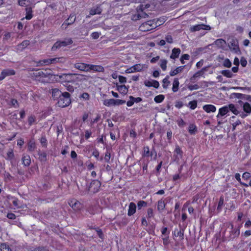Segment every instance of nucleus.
Returning <instances> with one entry per match:
<instances>
[{
  "instance_id": "1",
  "label": "nucleus",
  "mask_w": 251,
  "mask_h": 251,
  "mask_svg": "<svg viewBox=\"0 0 251 251\" xmlns=\"http://www.w3.org/2000/svg\"><path fill=\"white\" fill-rule=\"evenodd\" d=\"M164 22V19L155 20L149 21L142 24L139 26V30L141 31H148L156 28L157 26L162 25Z\"/></svg>"
},
{
  "instance_id": "2",
  "label": "nucleus",
  "mask_w": 251,
  "mask_h": 251,
  "mask_svg": "<svg viewBox=\"0 0 251 251\" xmlns=\"http://www.w3.org/2000/svg\"><path fill=\"white\" fill-rule=\"evenodd\" d=\"M56 76L59 77V80L61 82H71L76 80H82L85 79V76L83 75L72 74H64L61 75H57Z\"/></svg>"
},
{
  "instance_id": "3",
  "label": "nucleus",
  "mask_w": 251,
  "mask_h": 251,
  "mask_svg": "<svg viewBox=\"0 0 251 251\" xmlns=\"http://www.w3.org/2000/svg\"><path fill=\"white\" fill-rule=\"evenodd\" d=\"M71 103L70 96L69 93L64 92L59 97L58 100V105L60 107H65L68 106Z\"/></svg>"
},
{
  "instance_id": "4",
  "label": "nucleus",
  "mask_w": 251,
  "mask_h": 251,
  "mask_svg": "<svg viewBox=\"0 0 251 251\" xmlns=\"http://www.w3.org/2000/svg\"><path fill=\"white\" fill-rule=\"evenodd\" d=\"M34 75L36 76V79L42 82L48 81L47 78L50 77L51 74L48 72L47 70H38L34 73Z\"/></svg>"
},
{
  "instance_id": "5",
  "label": "nucleus",
  "mask_w": 251,
  "mask_h": 251,
  "mask_svg": "<svg viewBox=\"0 0 251 251\" xmlns=\"http://www.w3.org/2000/svg\"><path fill=\"white\" fill-rule=\"evenodd\" d=\"M126 101L119 99H106L103 101V104L106 106H117L125 103Z\"/></svg>"
},
{
  "instance_id": "6",
  "label": "nucleus",
  "mask_w": 251,
  "mask_h": 251,
  "mask_svg": "<svg viewBox=\"0 0 251 251\" xmlns=\"http://www.w3.org/2000/svg\"><path fill=\"white\" fill-rule=\"evenodd\" d=\"M241 105H242L243 110L246 113H242L240 114V116L242 118H244L248 115L251 113V104L249 103L246 102H243L241 100H239L238 102Z\"/></svg>"
},
{
  "instance_id": "7",
  "label": "nucleus",
  "mask_w": 251,
  "mask_h": 251,
  "mask_svg": "<svg viewBox=\"0 0 251 251\" xmlns=\"http://www.w3.org/2000/svg\"><path fill=\"white\" fill-rule=\"evenodd\" d=\"M64 61V59L63 58H54L41 60L39 62V63L41 65H50L53 63H56L57 62H63Z\"/></svg>"
},
{
  "instance_id": "8",
  "label": "nucleus",
  "mask_w": 251,
  "mask_h": 251,
  "mask_svg": "<svg viewBox=\"0 0 251 251\" xmlns=\"http://www.w3.org/2000/svg\"><path fill=\"white\" fill-rule=\"evenodd\" d=\"M72 43V40L71 39H68L65 41H63L61 42H60V41L56 42L52 46V50H55L61 47H64L68 45H70Z\"/></svg>"
},
{
  "instance_id": "9",
  "label": "nucleus",
  "mask_w": 251,
  "mask_h": 251,
  "mask_svg": "<svg viewBox=\"0 0 251 251\" xmlns=\"http://www.w3.org/2000/svg\"><path fill=\"white\" fill-rule=\"evenodd\" d=\"M100 186V182L97 180H95L93 181L89 187V191L91 193H96L99 190V188Z\"/></svg>"
},
{
  "instance_id": "10",
  "label": "nucleus",
  "mask_w": 251,
  "mask_h": 251,
  "mask_svg": "<svg viewBox=\"0 0 251 251\" xmlns=\"http://www.w3.org/2000/svg\"><path fill=\"white\" fill-rule=\"evenodd\" d=\"M229 47L231 51L238 54H240L241 53V51L238 46V43L237 41L232 40V42H230Z\"/></svg>"
},
{
  "instance_id": "11",
  "label": "nucleus",
  "mask_w": 251,
  "mask_h": 251,
  "mask_svg": "<svg viewBox=\"0 0 251 251\" xmlns=\"http://www.w3.org/2000/svg\"><path fill=\"white\" fill-rule=\"evenodd\" d=\"M211 28L209 25L204 24L197 25L191 27V30L192 31H199L201 29L209 30Z\"/></svg>"
},
{
  "instance_id": "12",
  "label": "nucleus",
  "mask_w": 251,
  "mask_h": 251,
  "mask_svg": "<svg viewBox=\"0 0 251 251\" xmlns=\"http://www.w3.org/2000/svg\"><path fill=\"white\" fill-rule=\"evenodd\" d=\"M75 20V17L74 14H71L68 19H67L62 25V28L66 29L69 25L73 24Z\"/></svg>"
},
{
  "instance_id": "13",
  "label": "nucleus",
  "mask_w": 251,
  "mask_h": 251,
  "mask_svg": "<svg viewBox=\"0 0 251 251\" xmlns=\"http://www.w3.org/2000/svg\"><path fill=\"white\" fill-rule=\"evenodd\" d=\"M144 83V85L148 87H153L155 88H158L159 86V82L153 79L145 80Z\"/></svg>"
},
{
  "instance_id": "14",
  "label": "nucleus",
  "mask_w": 251,
  "mask_h": 251,
  "mask_svg": "<svg viewBox=\"0 0 251 251\" xmlns=\"http://www.w3.org/2000/svg\"><path fill=\"white\" fill-rule=\"evenodd\" d=\"M69 204L70 206L75 210H78L81 207L80 202L75 199H73L70 201Z\"/></svg>"
},
{
  "instance_id": "15",
  "label": "nucleus",
  "mask_w": 251,
  "mask_h": 251,
  "mask_svg": "<svg viewBox=\"0 0 251 251\" xmlns=\"http://www.w3.org/2000/svg\"><path fill=\"white\" fill-rule=\"evenodd\" d=\"M74 67L80 71L89 72V64L84 63H76L74 65Z\"/></svg>"
},
{
  "instance_id": "16",
  "label": "nucleus",
  "mask_w": 251,
  "mask_h": 251,
  "mask_svg": "<svg viewBox=\"0 0 251 251\" xmlns=\"http://www.w3.org/2000/svg\"><path fill=\"white\" fill-rule=\"evenodd\" d=\"M15 71L11 69H6L2 71L0 75V80L3 79L6 76L14 75Z\"/></svg>"
},
{
  "instance_id": "17",
  "label": "nucleus",
  "mask_w": 251,
  "mask_h": 251,
  "mask_svg": "<svg viewBox=\"0 0 251 251\" xmlns=\"http://www.w3.org/2000/svg\"><path fill=\"white\" fill-rule=\"evenodd\" d=\"M202 109L207 113L216 111V107L212 104H205L202 106Z\"/></svg>"
},
{
  "instance_id": "18",
  "label": "nucleus",
  "mask_w": 251,
  "mask_h": 251,
  "mask_svg": "<svg viewBox=\"0 0 251 251\" xmlns=\"http://www.w3.org/2000/svg\"><path fill=\"white\" fill-rule=\"evenodd\" d=\"M89 72L90 71H93L95 72H101L104 71V68L103 67L100 65H90L89 64Z\"/></svg>"
},
{
  "instance_id": "19",
  "label": "nucleus",
  "mask_w": 251,
  "mask_h": 251,
  "mask_svg": "<svg viewBox=\"0 0 251 251\" xmlns=\"http://www.w3.org/2000/svg\"><path fill=\"white\" fill-rule=\"evenodd\" d=\"M136 205L133 202H130L129 204L127 214L128 216L133 215L136 212Z\"/></svg>"
},
{
  "instance_id": "20",
  "label": "nucleus",
  "mask_w": 251,
  "mask_h": 251,
  "mask_svg": "<svg viewBox=\"0 0 251 251\" xmlns=\"http://www.w3.org/2000/svg\"><path fill=\"white\" fill-rule=\"evenodd\" d=\"M181 50L179 48H174L172 50V53L170 55V58L173 59H175L178 57L180 54Z\"/></svg>"
},
{
  "instance_id": "21",
  "label": "nucleus",
  "mask_w": 251,
  "mask_h": 251,
  "mask_svg": "<svg viewBox=\"0 0 251 251\" xmlns=\"http://www.w3.org/2000/svg\"><path fill=\"white\" fill-rule=\"evenodd\" d=\"M228 112V108L227 106H224L219 109V113L217 115V117L219 118L220 116H224Z\"/></svg>"
},
{
  "instance_id": "22",
  "label": "nucleus",
  "mask_w": 251,
  "mask_h": 251,
  "mask_svg": "<svg viewBox=\"0 0 251 251\" xmlns=\"http://www.w3.org/2000/svg\"><path fill=\"white\" fill-rule=\"evenodd\" d=\"M136 72H141L148 68V65L143 64H137L134 65Z\"/></svg>"
},
{
  "instance_id": "23",
  "label": "nucleus",
  "mask_w": 251,
  "mask_h": 251,
  "mask_svg": "<svg viewBox=\"0 0 251 251\" xmlns=\"http://www.w3.org/2000/svg\"><path fill=\"white\" fill-rule=\"evenodd\" d=\"M185 66H181L179 67H177L176 69H174V70H172L170 72V75L171 76H175L176 75L178 74L179 73H181L184 69Z\"/></svg>"
},
{
  "instance_id": "24",
  "label": "nucleus",
  "mask_w": 251,
  "mask_h": 251,
  "mask_svg": "<svg viewBox=\"0 0 251 251\" xmlns=\"http://www.w3.org/2000/svg\"><path fill=\"white\" fill-rule=\"evenodd\" d=\"M116 89L121 94L126 95L128 91V88L125 85H117Z\"/></svg>"
},
{
  "instance_id": "25",
  "label": "nucleus",
  "mask_w": 251,
  "mask_h": 251,
  "mask_svg": "<svg viewBox=\"0 0 251 251\" xmlns=\"http://www.w3.org/2000/svg\"><path fill=\"white\" fill-rule=\"evenodd\" d=\"M179 82L178 81V79L176 78L174 79L173 82V87H172V91L174 92H176L178 90Z\"/></svg>"
},
{
  "instance_id": "26",
  "label": "nucleus",
  "mask_w": 251,
  "mask_h": 251,
  "mask_svg": "<svg viewBox=\"0 0 251 251\" xmlns=\"http://www.w3.org/2000/svg\"><path fill=\"white\" fill-rule=\"evenodd\" d=\"M32 12V7L31 6L27 7L26 8V16L25 18L26 20H30L32 18L33 16Z\"/></svg>"
},
{
  "instance_id": "27",
  "label": "nucleus",
  "mask_w": 251,
  "mask_h": 251,
  "mask_svg": "<svg viewBox=\"0 0 251 251\" xmlns=\"http://www.w3.org/2000/svg\"><path fill=\"white\" fill-rule=\"evenodd\" d=\"M23 164L25 166H28L30 163V158L29 155H24L22 158Z\"/></svg>"
},
{
  "instance_id": "28",
  "label": "nucleus",
  "mask_w": 251,
  "mask_h": 251,
  "mask_svg": "<svg viewBox=\"0 0 251 251\" xmlns=\"http://www.w3.org/2000/svg\"><path fill=\"white\" fill-rule=\"evenodd\" d=\"M165 207V203L164 201L161 200L157 202V210L162 212Z\"/></svg>"
},
{
  "instance_id": "29",
  "label": "nucleus",
  "mask_w": 251,
  "mask_h": 251,
  "mask_svg": "<svg viewBox=\"0 0 251 251\" xmlns=\"http://www.w3.org/2000/svg\"><path fill=\"white\" fill-rule=\"evenodd\" d=\"M228 108V111H231L235 115H238L239 114V111L236 109L235 105L233 104H230L227 106Z\"/></svg>"
},
{
  "instance_id": "30",
  "label": "nucleus",
  "mask_w": 251,
  "mask_h": 251,
  "mask_svg": "<svg viewBox=\"0 0 251 251\" xmlns=\"http://www.w3.org/2000/svg\"><path fill=\"white\" fill-rule=\"evenodd\" d=\"M215 44L218 47L222 48L225 46L226 44V41L222 39H218L215 41Z\"/></svg>"
},
{
  "instance_id": "31",
  "label": "nucleus",
  "mask_w": 251,
  "mask_h": 251,
  "mask_svg": "<svg viewBox=\"0 0 251 251\" xmlns=\"http://www.w3.org/2000/svg\"><path fill=\"white\" fill-rule=\"evenodd\" d=\"M61 92L58 89H54L52 90V97L54 98H59L62 95Z\"/></svg>"
},
{
  "instance_id": "32",
  "label": "nucleus",
  "mask_w": 251,
  "mask_h": 251,
  "mask_svg": "<svg viewBox=\"0 0 251 251\" xmlns=\"http://www.w3.org/2000/svg\"><path fill=\"white\" fill-rule=\"evenodd\" d=\"M101 12V9L99 7H94L90 10V14L92 15L100 14Z\"/></svg>"
},
{
  "instance_id": "33",
  "label": "nucleus",
  "mask_w": 251,
  "mask_h": 251,
  "mask_svg": "<svg viewBox=\"0 0 251 251\" xmlns=\"http://www.w3.org/2000/svg\"><path fill=\"white\" fill-rule=\"evenodd\" d=\"M3 176L5 181H10L13 178V177L8 172L6 171L4 172Z\"/></svg>"
},
{
  "instance_id": "34",
  "label": "nucleus",
  "mask_w": 251,
  "mask_h": 251,
  "mask_svg": "<svg viewBox=\"0 0 251 251\" xmlns=\"http://www.w3.org/2000/svg\"><path fill=\"white\" fill-rule=\"evenodd\" d=\"M221 74L225 76L228 78H231L233 76V74L230 70H223Z\"/></svg>"
},
{
  "instance_id": "35",
  "label": "nucleus",
  "mask_w": 251,
  "mask_h": 251,
  "mask_svg": "<svg viewBox=\"0 0 251 251\" xmlns=\"http://www.w3.org/2000/svg\"><path fill=\"white\" fill-rule=\"evenodd\" d=\"M0 251H12L9 246L5 243L0 244Z\"/></svg>"
},
{
  "instance_id": "36",
  "label": "nucleus",
  "mask_w": 251,
  "mask_h": 251,
  "mask_svg": "<svg viewBox=\"0 0 251 251\" xmlns=\"http://www.w3.org/2000/svg\"><path fill=\"white\" fill-rule=\"evenodd\" d=\"M164 95H159L155 97L154 100L156 103H160L164 100Z\"/></svg>"
},
{
  "instance_id": "37",
  "label": "nucleus",
  "mask_w": 251,
  "mask_h": 251,
  "mask_svg": "<svg viewBox=\"0 0 251 251\" xmlns=\"http://www.w3.org/2000/svg\"><path fill=\"white\" fill-rule=\"evenodd\" d=\"M169 76H167L164 78L162 81L163 85L162 86L164 88L166 89L170 85V82L168 80Z\"/></svg>"
},
{
  "instance_id": "38",
  "label": "nucleus",
  "mask_w": 251,
  "mask_h": 251,
  "mask_svg": "<svg viewBox=\"0 0 251 251\" xmlns=\"http://www.w3.org/2000/svg\"><path fill=\"white\" fill-rule=\"evenodd\" d=\"M14 154L12 150L10 149L8 151L6 159L8 160H11L14 158Z\"/></svg>"
},
{
  "instance_id": "39",
  "label": "nucleus",
  "mask_w": 251,
  "mask_h": 251,
  "mask_svg": "<svg viewBox=\"0 0 251 251\" xmlns=\"http://www.w3.org/2000/svg\"><path fill=\"white\" fill-rule=\"evenodd\" d=\"M167 61L165 59L160 60V66L163 71H165L167 69Z\"/></svg>"
},
{
  "instance_id": "40",
  "label": "nucleus",
  "mask_w": 251,
  "mask_h": 251,
  "mask_svg": "<svg viewBox=\"0 0 251 251\" xmlns=\"http://www.w3.org/2000/svg\"><path fill=\"white\" fill-rule=\"evenodd\" d=\"M188 106L192 110L195 109L197 106V102L196 100H192L188 103Z\"/></svg>"
},
{
  "instance_id": "41",
  "label": "nucleus",
  "mask_w": 251,
  "mask_h": 251,
  "mask_svg": "<svg viewBox=\"0 0 251 251\" xmlns=\"http://www.w3.org/2000/svg\"><path fill=\"white\" fill-rule=\"evenodd\" d=\"M36 147V145L34 141H30L28 144V149L29 151H33Z\"/></svg>"
},
{
  "instance_id": "42",
  "label": "nucleus",
  "mask_w": 251,
  "mask_h": 251,
  "mask_svg": "<svg viewBox=\"0 0 251 251\" xmlns=\"http://www.w3.org/2000/svg\"><path fill=\"white\" fill-rule=\"evenodd\" d=\"M223 65L226 68H230L231 66V62L229 59L226 58L223 61Z\"/></svg>"
},
{
  "instance_id": "43",
  "label": "nucleus",
  "mask_w": 251,
  "mask_h": 251,
  "mask_svg": "<svg viewBox=\"0 0 251 251\" xmlns=\"http://www.w3.org/2000/svg\"><path fill=\"white\" fill-rule=\"evenodd\" d=\"M235 177L236 179L240 183V184L244 186L245 187H248V185L246 183H243L241 182V178H240V175L239 173H236L235 175Z\"/></svg>"
},
{
  "instance_id": "44",
  "label": "nucleus",
  "mask_w": 251,
  "mask_h": 251,
  "mask_svg": "<svg viewBox=\"0 0 251 251\" xmlns=\"http://www.w3.org/2000/svg\"><path fill=\"white\" fill-rule=\"evenodd\" d=\"M175 152L177 156L181 157L182 154V151L178 146H176Z\"/></svg>"
},
{
  "instance_id": "45",
  "label": "nucleus",
  "mask_w": 251,
  "mask_h": 251,
  "mask_svg": "<svg viewBox=\"0 0 251 251\" xmlns=\"http://www.w3.org/2000/svg\"><path fill=\"white\" fill-rule=\"evenodd\" d=\"M147 205V202L144 201H140L137 203V206L139 209H141L143 207H146Z\"/></svg>"
},
{
  "instance_id": "46",
  "label": "nucleus",
  "mask_w": 251,
  "mask_h": 251,
  "mask_svg": "<svg viewBox=\"0 0 251 251\" xmlns=\"http://www.w3.org/2000/svg\"><path fill=\"white\" fill-rule=\"evenodd\" d=\"M165 39L166 42H167L168 43L171 44L173 42V38L172 36L170 34L166 35Z\"/></svg>"
},
{
  "instance_id": "47",
  "label": "nucleus",
  "mask_w": 251,
  "mask_h": 251,
  "mask_svg": "<svg viewBox=\"0 0 251 251\" xmlns=\"http://www.w3.org/2000/svg\"><path fill=\"white\" fill-rule=\"evenodd\" d=\"M202 75V72L199 71L195 73L193 76L191 78V80H195L196 78L199 77Z\"/></svg>"
},
{
  "instance_id": "48",
  "label": "nucleus",
  "mask_w": 251,
  "mask_h": 251,
  "mask_svg": "<svg viewBox=\"0 0 251 251\" xmlns=\"http://www.w3.org/2000/svg\"><path fill=\"white\" fill-rule=\"evenodd\" d=\"M188 88L189 90L193 91L198 89L199 88V86L198 84L189 85L188 86Z\"/></svg>"
},
{
  "instance_id": "49",
  "label": "nucleus",
  "mask_w": 251,
  "mask_h": 251,
  "mask_svg": "<svg viewBox=\"0 0 251 251\" xmlns=\"http://www.w3.org/2000/svg\"><path fill=\"white\" fill-rule=\"evenodd\" d=\"M196 127L195 125L191 124L189 126V132L192 134L196 130Z\"/></svg>"
},
{
  "instance_id": "50",
  "label": "nucleus",
  "mask_w": 251,
  "mask_h": 251,
  "mask_svg": "<svg viewBox=\"0 0 251 251\" xmlns=\"http://www.w3.org/2000/svg\"><path fill=\"white\" fill-rule=\"evenodd\" d=\"M129 99L131 100H133L134 101V102H136V103H138V102H139L140 101H142V99L140 97H137V98H134L133 97L130 96L129 97Z\"/></svg>"
},
{
  "instance_id": "51",
  "label": "nucleus",
  "mask_w": 251,
  "mask_h": 251,
  "mask_svg": "<svg viewBox=\"0 0 251 251\" xmlns=\"http://www.w3.org/2000/svg\"><path fill=\"white\" fill-rule=\"evenodd\" d=\"M251 177V174L249 172H245L243 173L242 177L245 180H247Z\"/></svg>"
},
{
  "instance_id": "52",
  "label": "nucleus",
  "mask_w": 251,
  "mask_h": 251,
  "mask_svg": "<svg viewBox=\"0 0 251 251\" xmlns=\"http://www.w3.org/2000/svg\"><path fill=\"white\" fill-rule=\"evenodd\" d=\"M176 122L178 126L180 127H183L185 125V122L182 119H178Z\"/></svg>"
},
{
  "instance_id": "53",
  "label": "nucleus",
  "mask_w": 251,
  "mask_h": 251,
  "mask_svg": "<svg viewBox=\"0 0 251 251\" xmlns=\"http://www.w3.org/2000/svg\"><path fill=\"white\" fill-rule=\"evenodd\" d=\"M134 72H136L135 69H134V65L132 66V67L127 69L126 70V73H128V74H129V73H134Z\"/></svg>"
},
{
  "instance_id": "54",
  "label": "nucleus",
  "mask_w": 251,
  "mask_h": 251,
  "mask_svg": "<svg viewBox=\"0 0 251 251\" xmlns=\"http://www.w3.org/2000/svg\"><path fill=\"white\" fill-rule=\"evenodd\" d=\"M35 122V118L33 116H30L28 119V122L30 126L32 125Z\"/></svg>"
},
{
  "instance_id": "55",
  "label": "nucleus",
  "mask_w": 251,
  "mask_h": 251,
  "mask_svg": "<svg viewBox=\"0 0 251 251\" xmlns=\"http://www.w3.org/2000/svg\"><path fill=\"white\" fill-rule=\"evenodd\" d=\"M40 142L43 146L46 147L47 144V140L44 137H42L40 139Z\"/></svg>"
},
{
  "instance_id": "56",
  "label": "nucleus",
  "mask_w": 251,
  "mask_h": 251,
  "mask_svg": "<svg viewBox=\"0 0 251 251\" xmlns=\"http://www.w3.org/2000/svg\"><path fill=\"white\" fill-rule=\"evenodd\" d=\"M29 45V41H24V42H23L19 46L23 49V48H25L26 47H27L28 45Z\"/></svg>"
},
{
  "instance_id": "57",
  "label": "nucleus",
  "mask_w": 251,
  "mask_h": 251,
  "mask_svg": "<svg viewBox=\"0 0 251 251\" xmlns=\"http://www.w3.org/2000/svg\"><path fill=\"white\" fill-rule=\"evenodd\" d=\"M100 35V33L97 32H93L91 35L92 38L94 39H98Z\"/></svg>"
},
{
  "instance_id": "58",
  "label": "nucleus",
  "mask_w": 251,
  "mask_h": 251,
  "mask_svg": "<svg viewBox=\"0 0 251 251\" xmlns=\"http://www.w3.org/2000/svg\"><path fill=\"white\" fill-rule=\"evenodd\" d=\"M110 159V154L108 151H107L105 153L104 159L105 162H109Z\"/></svg>"
},
{
  "instance_id": "59",
  "label": "nucleus",
  "mask_w": 251,
  "mask_h": 251,
  "mask_svg": "<svg viewBox=\"0 0 251 251\" xmlns=\"http://www.w3.org/2000/svg\"><path fill=\"white\" fill-rule=\"evenodd\" d=\"M118 79L119 82L122 83H125L126 81V78L125 77L122 75H119L118 77Z\"/></svg>"
},
{
  "instance_id": "60",
  "label": "nucleus",
  "mask_w": 251,
  "mask_h": 251,
  "mask_svg": "<svg viewBox=\"0 0 251 251\" xmlns=\"http://www.w3.org/2000/svg\"><path fill=\"white\" fill-rule=\"evenodd\" d=\"M11 105L15 107H17L18 106V101L16 100L12 99L10 101Z\"/></svg>"
},
{
  "instance_id": "61",
  "label": "nucleus",
  "mask_w": 251,
  "mask_h": 251,
  "mask_svg": "<svg viewBox=\"0 0 251 251\" xmlns=\"http://www.w3.org/2000/svg\"><path fill=\"white\" fill-rule=\"evenodd\" d=\"M150 154V149L149 147H145L144 149V155L149 156Z\"/></svg>"
},
{
  "instance_id": "62",
  "label": "nucleus",
  "mask_w": 251,
  "mask_h": 251,
  "mask_svg": "<svg viewBox=\"0 0 251 251\" xmlns=\"http://www.w3.org/2000/svg\"><path fill=\"white\" fill-rule=\"evenodd\" d=\"M148 216L149 218L152 217L153 216V210L151 208H149L147 211Z\"/></svg>"
},
{
  "instance_id": "63",
  "label": "nucleus",
  "mask_w": 251,
  "mask_h": 251,
  "mask_svg": "<svg viewBox=\"0 0 251 251\" xmlns=\"http://www.w3.org/2000/svg\"><path fill=\"white\" fill-rule=\"evenodd\" d=\"M65 86L67 88V90L70 92H73L74 90V87L70 84H66Z\"/></svg>"
},
{
  "instance_id": "64",
  "label": "nucleus",
  "mask_w": 251,
  "mask_h": 251,
  "mask_svg": "<svg viewBox=\"0 0 251 251\" xmlns=\"http://www.w3.org/2000/svg\"><path fill=\"white\" fill-rule=\"evenodd\" d=\"M240 62L243 67H245L247 64V61L244 57L241 58Z\"/></svg>"
}]
</instances>
